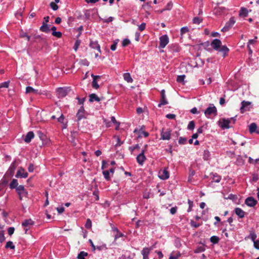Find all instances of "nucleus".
<instances>
[{"instance_id": "nucleus-53", "label": "nucleus", "mask_w": 259, "mask_h": 259, "mask_svg": "<svg viewBox=\"0 0 259 259\" xmlns=\"http://www.w3.org/2000/svg\"><path fill=\"white\" fill-rule=\"evenodd\" d=\"M209 157V152L207 150L204 151L203 158L205 160H207Z\"/></svg>"}, {"instance_id": "nucleus-33", "label": "nucleus", "mask_w": 259, "mask_h": 259, "mask_svg": "<svg viewBox=\"0 0 259 259\" xmlns=\"http://www.w3.org/2000/svg\"><path fill=\"white\" fill-rule=\"evenodd\" d=\"M220 240L219 238L217 236H212L210 238V241L213 244H217Z\"/></svg>"}, {"instance_id": "nucleus-38", "label": "nucleus", "mask_w": 259, "mask_h": 259, "mask_svg": "<svg viewBox=\"0 0 259 259\" xmlns=\"http://www.w3.org/2000/svg\"><path fill=\"white\" fill-rule=\"evenodd\" d=\"M205 250L204 247L202 246H198L194 251L195 253H200L204 251Z\"/></svg>"}, {"instance_id": "nucleus-21", "label": "nucleus", "mask_w": 259, "mask_h": 259, "mask_svg": "<svg viewBox=\"0 0 259 259\" xmlns=\"http://www.w3.org/2000/svg\"><path fill=\"white\" fill-rule=\"evenodd\" d=\"M234 212L240 218H243L244 217L245 212L240 208H236L234 209Z\"/></svg>"}, {"instance_id": "nucleus-44", "label": "nucleus", "mask_w": 259, "mask_h": 259, "mask_svg": "<svg viewBox=\"0 0 259 259\" xmlns=\"http://www.w3.org/2000/svg\"><path fill=\"white\" fill-rule=\"evenodd\" d=\"M185 78V75H179L177 77V81L179 82H183Z\"/></svg>"}, {"instance_id": "nucleus-5", "label": "nucleus", "mask_w": 259, "mask_h": 259, "mask_svg": "<svg viewBox=\"0 0 259 259\" xmlns=\"http://www.w3.org/2000/svg\"><path fill=\"white\" fill-rule=\"evenodd\" d=\"M171 131L169 129L162 128L161 132V139L168 140L170 139Z\"/></svg>"}, {"instance_id": "nucleus-17", "label": "nucleus", "mask_w": 259, "mask_h": 259, "mask_svg": "<svg viewBox=\"0 0 259 259\" xmlns=\"http://www.w3.org/2000/svg\"><path fill=\"white\" fill-rule=\"evenodd\" d=\"M222 44L221 41L219 39H214L211 43V47L215 50H219Z\"/></svg>"}, {"instance_id": "nucleus-50", "label": "nucleus", "mask_w": 259, "mask_h": 259, "mask_svg": "<svg viewBox=\"0 0 259 259\" xmlns=\"http://www.w3.org/2000/svg\"><path fill=\"white\" fill-rule=\"evenodd\" d=\"M10 81H7L2 83L0 84V88H8L9 87Z\"/></svg>"}, {"instance_id": "nucleus-10", "label": "nucleus", "mask_w": 259, "mask_h": 259, "mask_svg": "<svg viewBox=\"0 0 259 259\" xmlns=\"http://www.w3.org/2000/svg\"><path fill=\"white\" fill-rule=\"evenodd\" d=\"M251 102L248 101H243L241 102V106L240 107V111L241 113H244L245 111H249L250 110V105Z\"/></svg>"}, {"instance_id": "nucleus-7", "label": "nucleus", "mask_w": 259, "mask_h": 259, "mask_svg": "<svg viewBox=\"0 0 259 259\" xmlns=\"http://www.w3.org/2000/svg\"><path fill=\"white\" fill-rule=\"evenodd\" d=\"M70 90L69 88H60L57 90V94L59 98L65 97L69 91Z\"/></svg>"}, {"instance_id": "nucleus-55", "label": "nucleus", "mask_w": 259, "mask_h": 259, "mask_svg": "<svg viewBox=\"0 0 259 259\" xmlns=\"http://www.w3.org/2000/svg\"><path fill=\"white\" fill-rule=\"evenodd\" d=\"M189 31V29L187 27H183L181 29V33L182 35L186 33Z\"/></svg>"}, {"instance_id": "nucleus-29", "label": "nucleus", "mask_w": 259, "mask_h": 259, "mask_svg": "<svg viewBox=\"0 0 259 259\" xmlns=\"http://www.w3.org/2000/svg\"><path fill=\"white\" fill-rule=\"evenodd\" d=\"M180 253L179 252H172L168 259H178L180 256Z\"/></svg>"}, {"instance_id": "nucleus-39", "label": "nucleus", "mask_w": 259, "mask_h": 259, "mask_svg": "<svg viewBox=\"0 0 259 259\" xmlns=\"http://www.w3.org/2000/svg\"><path fill=\"white\" fill-rule=\"evenodd\" d=\"M195 127V122L194 121H191L189 122L188 125V129L189 130H193Z\"/></svg>"}, {"instance_id": "nucleus-45", "label": "nucleus", "mask_w": 259, "mask_h": 259, "mask_svg": "<svg viewBox=\"0 0 259 259\" xmlns=\"http://www.w3.org/2000/svg\"><path fill=\"white\" fill-rule=\"evenodd\" d=\"M5 240V237L4 236V231L0 230V242L2 243Z\"/></svg>"}, {"instance_id": "nucleus-40", "label": "nucleus", "mask_w": 259, "mask_h": 259, "mask_svg": "<svg viewBox=\"0 0 259 259\" xmlns=\"http://www.w3.org/2000/svg\"><path fill=\"white\" fill-rule=\"evenodd\" d=\"M249 238L253 242L256 240L255 239L256 238V235L254 231L250 232L249 234Z\"/></svg>"}, {"instance_id": "nucleus-61", "label": "nucleus", "mask_w": 259, "mask_h": 259, "mask_svg": "<svg viewBox=\"0 0 259 259\" xmlns=\"http://www.w3.org/2000/svg\"><path fill=\"white\" fill-rule=\"evenodd\" d=\"M166 117L168 119H173L176 117V115L174 114H167L166 115Z\"/></svg>"}, {"instance_id": "nucleus-23", "label": "nucleus", "mask_w": 259, "mask_h": 259, "mask_svg": "<svg viewBox=\"0 0 259 259\" xmlns=\"http://www.w3.org/2000/svg\"><path fill=\"white\" fill-rule=\"evenodd\" d=\"M90 46L94 49H97L99 53H101V49H100V46L98 44V42L97 41H91L90 44Z\"/></svg>"}, {"instance_id": "nucleus-20", "label": "nucleus", "mask_w": 259, "mask_h": 259, "mask_svg": "<svg viewBox=\"0 0 259 259\" xmlns=\"http://www.w3.org/2000/svg\"><path fill=\"white\" fill-rule=\"evenodd\" d=\"M34 135L33 132H29L26 134L25 138H24V141L26 143H29L31 140L34 138Z\"/></svg>"}, {"instance_id": "nucleus-19", "label": "nucleus", "mask_w": 259, "mask_h": 259, "mask_svg": "<svg viewBox=\"0 0 259 259\" xmlns=\"http://www.w3.org/2000/svg\"><path fill=\"white\" fill-rule=\"evenodd\" d=\"M161 98L160 100V103L158 104V107H160L161 105H164L168 104V102L167 101L166 99V96L165 94V91L164 90H162L161 91Z\"/></svg>"}, {"instance_id": "nucleus-13", "label": "nucleus", "mask_w": 259, "mask_h": 259, "mask_svg": "<svg viewBox=\"0 0 259 259\" xmlns=\"http://www.w3.org/2000/svg\"><path fill=\"white\" fill-rule=\"evenodd\" d=\"M15 177L17 178H26L28 177V173L26 171H25V170L24 168L21 167L20 168L17 173L15 175Z\"/></svg>"}, {"instance_id": "nucleus-46", "label": "nucleus", "mask_w": 259, "mask_h": 259, "mask_svg": "<svg viewBox=\"0 0 259 259\" xmlns=\"http://www.w3.org/2000/svg\"><path fill=\"white\" fill-rule=\"evenodd\" d=\"M50 7L54 11H56L58 9V6H57V4L54 3L53 2L50 3Z\"/></svg>"}, {"instance_id": "nucleus-35", "label": "nucleus", "mask_w": 259, "mask_h": 259, "mask_svg": "<svg viewBox=\"0 0 259 259\" xmlns=\"http://www.w3.org/2000/svg\"><path fill=\"white\" fill-rule=\"evenodd\" d=\"M103 174L104 175V178L107 181H109L110 180V177L109 176L110 173L109 170H104L103 171Z\"/></svg>"}, {"instance_id": "nucleus-6", "label": "nucleus", "mask_w": 259, "mask_h": 259, "mask_svg": "<svg viewBox=\"0 0 259 259\" xmlns=\"http://www.w3.org/2000/svg\"><path fill=\"white\" fill-rule=\"evenodd\" d=\"M235 20L234 17H231L228 22H227L225 26L222 29L221 31L225 32L228 31L235 24Z\"/></svg>"}, {"instance_id": "nucleus-30", "label": "nucleus", "mask_w": 259, "mask_h": 259, "mask_svg": "<svg viewBox=\"0 0 259 259\" xmlns=\"http://www.w3.org/2000/svg\"><path fill=\"white\" fill-rule=\"evenodd\" d=\"M212 182L219 183L221 180V177L217 174L213 175Z\"/></svg>"}, {"instance_id": "nucleus-1", "label": "nucleus", "mask_w": 259, "mask_h": 259, "mask_svg": "<svg viewBox=\"0 0 259 259\" xmlns=\"http://www.w3.org/2000/svg\"><path fill=\"white\" fill-rule=\"evenodd\" d=\"M16 191L20 200H22L23 197H27L28 192L23 185H19L16 188Z\"/></svg>"}, {"instance_id": "nucleus-37", "label": "nucleus", "mask_w": 259, "mask_h": 259, "mask_svg": "<svg viewBox=\"0 0 259 259\" xmlns=\"http://www.w3.org/2000/svg\"><path fill=\"white\" fill-rule=\"evenodd\" d=\"M202 21V19L199 17H196L193 19V23L196 24H199Z\"/></svg>"}, {"instance_id": "nucleus-32", "label": "nucleus", "mask_w": 259, "mask_h": 259, "mask_svg": "<svg viewBox=\"0 0 259 259\" xmlns=\"http://www.w3.org/2000/svg\"><path fill=\"white\" fill-rule=\"evenodd\" d=\"M88 253L84 251H80L78 255H77V258L78 259H84V257L88 255Z\"/></svg>"}, {"instance_id": "nucleus-56", "label": "nucleus", "mask_w": 259, "mask_h": 259, "mask_svg": "<svg viewBox=\"0 0 259 259\" xmlns=\"http://www.w3.org/2000/svg\"><path fill=\"white\" fill-rule=\"evenodd\" d=\"M139 27V30L140 31H143L145 28H146V23H142L141 24L138 26Z\"/></svg>"}, {"instance_id": "nucleus-58", "label": "nucleus", "mask_w": 259, "mask_h": 259, "mask_svg": "<svg viewBox=\"0 0 259 259\" xmlns=\"http://www.w3.org/2000/svg\"><path fill=\"white\" fill-rule=\"evenodd\" d=\"M20 36L21 37H26L28 41H29L30 38V36H29L25 32H23L22 34H21Z\"/></svg>"}, {"instance_id": "nucleus-43", "label": "nucleus", "mask_w": 259, "mask_h": 259, "mask_svg": "<svg viewBox=\"0 0 259 259\" xmlns=\"http://www.w3.org/2000/svg\"><path fill=\"white\" fill-rule=\"evenodd\" d=\"M229 49L225 46H223L219 50V51L222 52L225 55L229 52Z\"/></svg>"}, {"instance_id": "nucleus-47", "label": "nucleus", "mask_w": 259, "mask_h": 259, "mask_svg": "<svg viewBox=\"0 0 259 259\" xmlns=\"http://www.w3.org/2000/svg\"><path fill=\"white\" fill-rule=\"evenodd\" d=\"M124 236L123 234L118 231L114 235V240L116 241L118 238Z\"/></svg>"}, {"instance_id": "nucleus-22", "label": "nucleus", "mask_w": 259, "mask_h": 259, "mask_svg": "<svg viewBox=\"0 0 259 259\" xmlns=\"http://www.w3.org/2000/svg\"><path fill=\"white\" fill-rule=\"evenodd\" d=\"M34 224L33 221L31 219H27L24 220L22 223V226L24 227V228L30 227Z\"/></svg>"}, {"instance_id": "nucleus-42", "label": "nucleus", "mask_w": 259, "mask_h": 259, "mask_svg": "<svg viewBox=\"0 0 259 259\" xmlns=\"http://www.w3.org/2000/svg\"><path fill=\"white\" fill-rule=\"evenodd\" d=\"M237 164L238 165H242L244 164V160L240 156H238L236 161Z\"/></svg>"}, {"instance_id": "nucleus-28", "label": "nucleus", "mask_w": 259, "mask_h": 259, "mask_svg": "<svg viewBox=\"0 0 259 259\" xmlns=\"http://www.w3.org/2000/svg\"><path fill=\"white\" fill-rule=\"evenodd\" d=\"M248 10L246 8H242L240 10L239 15L243 17H246L248 15Z\"/></svg>"}, {"instance_id": "nucleus-48", "label": "nucleus", "mask_w": 259, "mask_h": 259, "mask_svg": "<svg viewBox=\"0 0 259 259\" xmlns=\"http://www.w3.org/2000/svg\"><path fill=\"white\" fill-rule=\"evenodd\" d=\"M52 35L57 38H60L62 36V33L60 31H53Z\"/></svg>"}, {"instance_id": "nucleus-60", "label": "nucleus", "mask_w": 259, "mask_h": 259, "mask_svg": "<svg viewBox=\"0 0 259 259\" xmlns=\"http://www.w3.org/2000/svg\"><path fill=\"white\" fill-rule=\"evenodd\" d=\"M93 194L95 196L96 200H98L99 199V191L98 190L94 191Z\"/></svg>"}, {"instance_id": "nucleus-15", "label": "nucleus", "mask_w": 259, "mask_h": 259, "mask_svg": "<svg viewBox=\"0 0 259 259\" xmlns=\"http://www.w3.org/2000/svg\"><path fill=\"white\" fill-rule=\"evenodd\" d=\"M249 131L250 134L256 133L259 135V128H257L255 123H251L249 126Z\"/></svg>"}, {"instance_id": "nucleus-63", "label": "nucleus", "mask_w": 259, "mask_h": 259, "mask_svg": "<svg viewBox=\"0 0 259 259\" xmlns=\"http://www.w3.org/2000/svg\"><path fill=\"white\" fill-rule=\"evenodd\" d=\"M80 44V41L79 40H77L74 44V49L75 51H76L78 49V46Z\"/></svg>"}, {"instance_id": "nucleus-64", "label": "nucleus", "mask_w": 259, "mask_h": 259, "mask_svg": "<svg viewBox=\"0 0 259 259\" xmlns=\"http://www.w3.org/2000/svg\"><path fill=\"white\" fill-rule=\"evenodd\" d=\"M111 121L114 123L115 125H117V126H119L120 125V123L117 122L116 120V119L114 117V116H112L111 117Z\"/></svg>"}, {"instance_id": "nucleus-4", "label": "nucleus", "mask_w": 259, "mask_h": 259, "mask_svg": "<svg viewBox=\"0 0 259 259\" xmlns=\"http://www.w3.org/2000/svg\"><path fill=\"white\" fill-rule=\"evenodd\" d=\"M217 113V108L213 104H211L208 108H206L204 111V114L206 116L211 115L212 114L216 115Z\"/></svg>"}, {"instance_id": "nucleus-16", "label": "nucleus", "mask_w": 259, "mask_h": 259, "mask_svg": "<svg viewBox=\"0 0 259 259\" xmlns=\"http://www.w3.org/2000/svg\"><path fill=\"white\" fill-rule=\"evenodd\" d=\"M84 109L83 106L80 107V108L78 110V112L76 114V116L77 118V120L79 121L81 119L85 118L84 115Z\"/></svg>"}, {"instance_id": "nucleus-11", "label": "nucleus", "mask_w": 259, "mask_h": 259, "mask_svg": "<svg viewBox=\"0 0 259 259\" xmlns=\"http://www.w3.org/2000/svg\"><path fill=\"white\" fill-rule=\"evenodd\" d=\"M158 177L160 179L163 180L168 179L169 174L167 168H164L163 170H160L158 174Z\"/></svg>"}, {"instance_id": "nucleus-14", "label": "nucleus", "mask_w": 259, "mask_h": 259, "mask_svg": "<svg viewBox=\"0 0 259 259\" xmlns=\"http://www.w3.org/2000/svg\"><path fill=\"white\" fill-rule=\"evenodd\" d=\"M245 203L250 207H253L256 204L257 201L253 197H249L246 199Z\"/></svg>"}, {"instance_id": "nucleus-62", "label": "nucleus", "mask_w": 259, "mask_h": 259, "mask_svg": "<svg viewBox=\"0 0 259 259\" xmlns=\"http://www.w3.org/2000/svg\"><path fill=\"white\" fill-rule=\"evenodd\" d=\"M186 139L180 137V139H179V143L180 144H184L186 143Z\"/></svg>"}, {"instance_id": "nucleus-41", "label": "nucleus", "mask_w": 259, "mask_h": 259, "mask_svg": "<svg viewBox=\"0 0 259 259\" xmlns=\"http://www.w3.org/2000/svg\"><path fill=\"white\" fill-rule=\"evenodd\" d=\"M85 227L88 229H90L92 227V221L90 219H88L86 222V223L85 224Z\"/></svg>"}, {"instance_id": "nucleus-2", "label": "nucleus", "mask_w": 259, "mask_h": 259, "mask_svg": "<svg viewBox=\"0 0 259 259\" xmlns=\"http://www.w3.org/2000/svg\"><path fill=\"white\" fill-rule=\"evenodd\" d=\"M26 93H33L35 95H45L46 96H50V93H47L45 91H39L38 90H35L31 87H27L26 88Z\"/></svg>"}, {"instance_id": "nucleus-26", "label": "nucleus", "mask_w": 259, "mask_h": 259, "mask_svg": "<svg viewBox=\"0 0 259 259\" xmlns=\"http://www.w3.org/2000/svg\"><path fill=\"white\" fill-rule=\"evenodd\" d=\"M123 78L125 81H126L128 83H132L133 81V79L129 73H124Z\"/></svg>"}, {"instance_id": "nucleus-34", "label": "nucleus", "mask_w": 259, "mask_h": 259, "mask_svg": "<svg viewBox=\"0 0 259 259\" xmlns=\"http://www.w3.org/2000/svg\"><path fill=\"white\" fill-rule=\"evenodd\" d=\"M172 7V3L171 2H169L166 6V7L162 10L159 11L160 13H162L166 10H170L171 9Z\"/></svg>"}, {"instance_id": "nucleus-49", "label": "nucleus", "mask_w": 259, "mask_h": 259, "mask_svg": "<svg viewBox=\"0 0 259 259\" xmlns=\"http://www.w3.org/2000/svg\"><path fill=\"white\" fill-rule=\"evenodd\" d=\"M60 116L57 118L58 122L63 123L64 120V116L63 114L61 112L59 114Z\"/></svg>"}, {"instance_id": "nucleus-8", "label": "nucleus", "mask_w": 259, "mask_h": 259, "mask_svg": "<svg viewBox=\"0 0 259 259\" xmlns=\"http://www.w3.org/2000/svg\"><path fill=\"white\" fill-rule=\"evenodd\" d=\"M159 40V47L161 48H164L168 43L169 38L167 35H163L160 37Z\"/></svg>"}, {"instance_id": "nucleus-24", "label": "nucleus", "mask_w": 259, "mask_h": 259, "mask_svg": "<svg viewBox=\"0 0 259 259\" xmlns=\"http://www.w3.org/2000/svg\"><path fill=\"white\" fill-rule=\"evenodd\" d=\"M50 27L46 22H43L42 26L40 27V30L44 32H49L50 31Z\"/></svg>"}, {"instance_id": "nucleus-51", "label": "nucleus", "mask_w": 259, "mask_h": 259, "mask_svg": "<svg viewBox=\"0 0 259 259\" xmlns=\"http://www.w3.org/2000/svg\"><path fill=\"white\" fill-rule=\"evenodd\" d=\"M92 87L93 88H94L95 89H98L99 88V85L97 83V80L93 79Z\"/></svg>"}, {"instance_id": "nucleus-25", "label": "nucleus", "mask_w": 259, "mask_h": 259, "mask_svg": "<svg viewBox=\"0 0 259 259\" xmlns=\"http://www.w3.org/2000/svg\"><path fill=\"white\" fill-rule=\"evenodd\" d=\"M99 102L100 101V98L95 94H92L89 96V101L90 102H93L94 101Z\"/></svg>"}, {"instance_id": "nucleus-18", "label": "nucleus", "mask_w": 259, "mask_h": 259, "mask_svg": "<svg viewBox=\"0 0 259 259\" xmlns=\"http://www.w3.org/2000/svg\"><path fill=\"white\" fill-rule=\"evenodd\" d=\"M153 249V247L151 248L144 247L141 251V253L143 256V259H149L148 255L150 251Z\"/></svg>"}, {"instance_id": "nucleus-52", "label": "nucleus", "mask_w": 259, "mask_h": 259, "mask_svg": "<svg viewBox=\"0 0 259 259\" xmlns=\"http://www.w3.org/2000/svg\"><path fill=\"white\" fill-rule=\"evenodd\" d=\"M257 36H255L254 39L249 40L247 45L248 48H249V46L250 45H253L256 42V39H257Z\"/></svg>"}, {"instance_id": "nucleus-36", "label": "nucleus", "mask_w": 259, "mask_h": 259, "mask_svg": "<svg viewBox=\"0 0 259 259\" xmlns=\"http://www.w3.org/2000/svg\"><path fill=\"white\" fill-rule=\"evenodd\" d=\"M15 169V167L14 165V164H12L10 166V167H9V169H8V170L7 171V173H9V174L11 176H13V174H14V172Z\"/></svg>"}, {"instance_id": "nucleus-12", "label": "nucleus", "mask_w": 259, "mask_h": 259, "mask_svg": "<svg viewBox=\"0 0 259 259\" xmlns=\"http://www.w3.org/2000/svg\"><path fill=\"white\" fill-rule=\"evenodd\" d=\"M227 12V9L223 7H218L214 9L213 13L216 15H221Z\"/></svg>"}, {"instance_id": "nucleus-9", "label": "nucleus", "mask_w": 259, "mask_h": 259, "mask_svg": "<svg viewBox=\"0 0 259 259\" xmlns=\"http://www.w3.org/2000/svg\"><path fill=\"white\" fill-rule=\"evenodd\" d=\"M144 153L145 150H142L141 153L136 157L137 162L140 165H143L144 162L146 159V157L144 154Z\"/></svg>"}, {"instance_id": "nucleus-27", "label": "nucleus", "mask_w": 259, "mask_h": 259, "mask_svg": "<svg viewBox=\"0 0 259 259\" xmlns=\"http://www.w3.org/2000/svg\"><path fill=\"white\" fill-rule=\"evenodd\" d=\"M18 181L16 179H13L11 183L10 184V188L12 189H16L19 186Z\"/></svg>"}, {"instance_id": "nucleus-31", "label": "nucleus", "mask_w": 259, "mask_h": 259, "mask_svg": "<svg viewBox=\"0 0 259 259\" xmlns=\"http://www.w3.org/2000/svg\"><path fill=\"white\" fill-rule=\"evenodd\" d=\"M5 248H7V249L8 248H10L11 249H14L15 248V246L13 244V243L12 241H8L6 243V246H5Z\"/></svg>"}, {"instance_id": "nucleus-57", "label": "nucleus", "mask_w": 259, "mask_h": 259, "mask_svg": "<svg viewBox=\"0 0 259 259\" xmlns=\"http://www.w3.org/2000/svg\"><path fill=\"white\" fill-rule=\"evenodd\" d=\"M130 43V41L128 39H124L122 42L123 47H126Z\"/></svg>"}, {"instance_id": "nucleus-59", "label": "nucleus", "mask_w": 259, "mask_h": 259, "mask_svg": "<svg viewBox=\"0 0 259 259\" xmlns=\"http://www.w3.org/2000/svg\"><path fill=\"white\" fill-rule=\"evenodd\" d=\"M253 246L256 249H259V239L253 241Z\"/></svg>"}, {"instance_id": "nucleus-3", "label": "nucleus", "mask_w": 259, "mask_h": 259, "mask_svg": "<svg viewBox=\"0 0 259 259\" xmlns=\"http://www.w3.org/2000/svg\"><path fill=\"white\" fill-rule=\"evenodd\" d=\"M233 122V123L235 122V119L234 118H228V119H223L221 121V127L223 128H230L229 124Z\"/></svg>"}, {"instance_id": "nucleus-54", "label": "nucleus", "mask_w": 259, "mask_h": 259, "mask_svg": "<svg viewBox=\"0 0 259 259\" xmlns=\"http://www.w3.org/2000/svg\"><path fill=\"white\" fill-rule=\"evenodd\" d=\"M15 231V228L14 227H9L8 229V234L10 235V236H11L12 234H13L14 232Z\"/></svg>"}]
</instances>
